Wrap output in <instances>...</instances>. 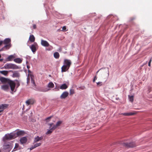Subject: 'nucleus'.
Instances as JSON below:
<instances>
[{"label": "nucleus", "mask_w": 152, "mask_h": 152, "mask_svg": "<svg viewBox=\"0 0 152 152\" xmlns=\"http://www.w3.org/2000/svg\"><path fill=\"white\" fill-rule=\"evenodd\" d=\"M16 81L15 85L16 86V88H18L20 85L19 82L17 80H15Z\"/></svg>", "instance_id": "31"}, {"label": "nucleus", "mask_w": 152, "mask_h": 152, "mask_svg": "<svg viewBox=\"0 0 152 152\" xmlns=\"http://www.w3.org/2000/svg\"><path fill=\"white\" fill-rule=\"evenodd\" d=\"M53 55L54 57L56 58H58L59 57V54L57 52L54 53Z\"/></svg>", "instance_id": "29"}, {"label": "nucleus", "mask_w": 152, "mask_h": 152, "mask_svg": "<svg viewBox=\"0 0 152 152\" xmlns=\"http://www.w3.org/2000/svg\"><path fill=\"white\" fill-rule=\"evenodd\" d=\"M71 64V62L70 60L68 59H65L64 61V65L67 66L68 67H69Z\"/></svg>", "instance_id": "9"}, {"label": "nucleus", "mask_w": 152, "mask_h": 152, "mask_svg": "<svg viewBox=\"0 0 152 152\" xmlns=\"http://www.w3.org/2000/svg\"><path fill=\"white\" fill-rule=\"evenodd\" d=\"M37 46V43L34 42L33 45L31 46L30 48L33 53H35L36 51L37 50L36 47Z\"/></svg>", "instance_id": "8"}, {"label": "nucleus", "mask_w": 152, "mask_h": 152, "mask_svg": "<svg viewBox=\"0 0 152 152\" xmlns=\"http://www.w3.org/2000/svg\"><path fill=\"white\" fill-rule=\"evenodd\" d=\"M68 88V86L66 84H64L60 86V88L61 89H65Z\"/></svg>", "instance_id": "24"}, {"label": "nucleus", "mask_w": 152, "mask_h": 152, "mask_svg": "<svg viewBox=\"0 0 152 152\" xmlns=\"http://www.w3.org/2000/svg\"><path fill=\"white\" fill-rule=\"evenodd\" d=\"M12 76L13 77H19L20 76V74L18 71H15L13 73Z\"/></svg>", "instance_id": "21"}, {"label": "nucleus", "mask_w": 152, "mask_h": 152, "mask_svg": "<svg viewBox=\"0 0 152 152\" xmlns=\"http://www.w3.org/2000/svg\"><path fill=\"white\" fill-rule=\"evenodd\" d=\"M42 143H37L35 144L34 145V148H36L37 147H38L41 145V144Z\"/></svg>", "instance_id": "35"}, {"label": "nucleus", "mask_w": 152, "mask_h": 152, "mask_svg": "<svg viewBox=\"0 0 152 152\" xmlns=\"http://www.w3.org/2000/svg\"><path fill=\"white\" fill-rule=\"evenodd\" d=\"M2 111V110H0V113Z\"/></svg>", "instance_id": "48"}, {"label": "nucleus", "mask_w": 152, "mask_h": 152, "mask_svg": "<svg viewBox=\"0 0 152 152\" xmlns=\"http://www.w3.org/2000/svg\"><path fill=\"white\" fill-rule=\"evenodd\" d=\"M97 85L98 86H100L102 85V82H99L96 83Z\"/></svg>", "instance_id": "36"}, {"label": "nucleus", "mask_w": 152, "mask_h": 152, "mask_svg": "<svg viewBox=\"0 0 152 152\" xmlns=\"http://www.w3.org/2000/svg\"><path fill=\"white\" fill-rule=\"evenodd\" d=\"M0 152H1V150H0Z\"/></svg>", "instance_id": "50"}, {"label": "nucleus", "mask_w": 152, "mask_h": 152, "mask_svg": "<svg viewBox=\"0 0 152 152\" xmlns=\"http://www.w3.org/2000/svg\"><path fill=\"white\" fill-rule=\"evenodd\" d=\"M151 61H152V58H151V59L149 60V61L148 62V66H151Z\"/></svg>", "instance_id": "37"}, {"label": "nucleus", "mask_w": 152, "mask_h": 152, "mask_svg": "<svg viewBox=\"0 0 152 152\" xmlns=\"http://www.w3.org/2000/svg\"><path fill=\"white\" fill-rule=\"evenodd\" d=\"M97 79V78H96V76H95L94 78V79L93 80V82H95V80Z\"/></svg>", "instance_id": "42"}, {"label": "nucleus", "mask_w": 152, "mask_h": 152, "mask_svg": "<svg viewBox=\"0 0 152 152\" xmlns=\"http://www.w3.org/2000/svg\"><path fill=\"white\" fill-rule=\"evenodd\" d=\"M14 61L17 63L20 64L22 62V60L19 58H18L15 59Z\"/></svg>", "instance_id": "22"}, {"label": "nucleus", "mask_w": 152, "mask_h": 152, "mask_svg": "<svg viewBox=\"0 0 152 152\" xmlns=\"http://www.w3.org/2000/svg\"><path fill=\"white\" fill-rule=\"evenodd\" d=\"M8 104H2V106H3L4 110L7 108L8 106Z\"/></svg>", "instance_id": "34"}, {"label": "nucleus", "mask_w": 152, "mask_h": 152, "mask_svg": "<svg viewBox=\"0 0 152 152\" xmlns=\"http://www.w3.org/2000/svg\"><path fill=\"white\" fill-rule=\"evenodd\" d=\"M4 68L5 69H17L19 68L18 66L16 65L11 64L7 63L4 66Z\"/></svg>", "instance_id": "2"}, {"label": "nucleus", "mask_w": 152, "mask_h": 152, "mask_svg": "<svg viewBox=\"0 0 152 152\" xmlns=\"http://www.w3.org/2000/svg\"><path fill=\"white\" fill-rule=\"evenodd\" d=\"M62 123L61 121H58L56 125H54L53 123H51L48 124L49 126H53V127H54L55 129H56Z\"/></svg>", "instance_id": "6"}, {"label": "nucleus", "mask_w": 152, "mask_h": 152, "mask_svg": "<svg viewBox=\"0 0 152 152\" xmlns=\"http://www.w3.org/2000/svg\"><path fill=\"white\" fill-rule=\"evenodd\" d=\"M66 26H64L62 28V30H61L62 31H65L66 29Z\"/></svg>", "instance_id": "38"}, {"label": "nucleus", "mask_w": 152, "mask_h": 152, "mask_svg": "<svg viewBox=\"0 0 152 152\" xmlns=\"http://www.w3.org/2000/svg\"><path fill=\"white\" fill-rule=\"evenodd\" d=\"M41 44L42 46L45 47H48L50 45L47 41L43 39H41Z\"/></svg>", "instance_id": "10"}, {"label": "nucleus", "mask_w": 152, "mask_h": 152, "mask_svg": "<svg viewBox=\"0 0 152 152\" xmlns=\"http://www.w3.org/2000/svg\"><path fill=\"white\" fill-rule=\"evenodd\" d=\"M75 94V91L74 89H71L70 90V95H72Z\"/></svg>", "instance_id": "30"}, {"label": "nucleus", "mask_w": 152, "mask_h": 152, "mask_svg": "<svg viewBox=\"0 0 152 152\" xmlns=\"http://www.w3.org/2000/svg\"><path fill=\"white\" fill-rule=\"evenodd\" d=\"M30 78L31 79V82L33 83L34 85H35V81L34 80V76L32 75H30Z\"/></svg>", "instance_id": "25"}, {"label": "nucleus", "mask_w": 152, "mask_h": 152, "mask_svg": "<svg viewBox=\"0 0 152 152\" xmlns=\"http://www.w3.org/2000/svg\"><path fill=\"white\" fill-rule=\"evenodd\" d=\"M34 148V145L33 146H32L30 148V150H32L34 148Z\"/></svg>", "instance_id": "44"}, {"label": "nucleus", "mask_w": 152, "mask_h": 152, "mask_svg": "<svg viewBox=\"0 0 152 152\" xmlns=\"http://www.w3.org/2000/svg\"><path fill=\"white\" fill-rule=\"evenodd\" d=\"M16 138L15 133H12L10 134H6L3 138V140L5 141L7 140H11Z\"/></svg>", "instance_id": "1"}, {"label": "nucleus", "mask_w": 152, "mask_h": 152, "mask_svg": "<svg viewBox=\"0 0 152 152\" xmlns=\"http://www.w3.org/2000/svg\"><path fill=\"white\" fill-rule=\"evenodd\" d=\"M8 84H9V86H10V88L11 91L12 92H15L16 91H14L15 87V83L14 81L10 80L8 82Z\"/></svg>", "instance_id": "3"}, {"label": "nucleus", "mask_w": 152, "mask_h": 152, "mask_svg": "<svg viewBox=\"0 0 152 152\" xmlns=\"http://www.w3.org/2000/svg\"><path fill=\"white\" fill-rule=\"evenodd\" d=\"M47 86L48 88H52L54 87V85L52 82H50L48 84Z\"/></svg>", "instance_id": "26"}, {"label": "nucleus", "mask_w": 152, "mask_h": 152, "mask_svg": "<svg viewBox=\"0 0 152 152\" xmlns=\"http://www.w3.org/2000/svg\"><path fill=\"white\" fill-rule=\"evenodd\" d=\"M43 139V137L41 136L39 137L38 136H37L36 137H35L34 139V143L37 142L39 141L42 140Z\"/></svg>", "instance_id": "16"}, {"label": "nucleus", "mask_w": 152, "mask_h": 152, "mask_svg": "<svg viewBox=\"0 0 152 152\" xmlns=\"http://www.w3.org/2000/svg\"><path fill=\"white\" fill-rule=\"evenodd\" d=\"M68 95L69 93L67 91H65L63 93L60 97L61 99H64L68 96Z\"/></svg>", "instance_id": "13"}, {"label": "nucleus", "mask_w": 152, "mask_h": 152, "mask_svg": "<svg viewBox=\"0 0 152 152\" xmlns=\"http://www.w3.org/2000/svg\"><path fill=\"white\" fill-rule=\"evenodd\" d=\"M3 107V106H2V104H0V110H2V111L4 110V109Z\"/></svg>", "instance_id": "41"}, {"label": "nucleus", "mask_w": 152, "mask_h": 152, "mask_svg": "<svg viewBox=\"0 0 152 152\" xmlns=\"http://www.w3.org/2000/svg\"><path fill=\"white\" fill-rule=\"evenodd\" d=\"M129 99L130 101L132 102L134 100L133 96H129Z\"/></svg>", "instance_id": "33"}, {"label": "nucleus", "mask_w": 152, "mask_h": 152, "mask_svg": "<svg viewBox=\"0 0 152 152\" xmlns=\"http://www.w3.org/2000/svg\"><path fill=\"white\" fill-rule=\"evenodd\" d=\"M16 137L20 135H23L24 134V132L23 131H17L16 133H15Z\"/></svg>", "instance_id": "15"}, {"label": "nucleus", "mask_w": 152, "mask_h": 152, "mask_svg": "<svg viewBox=\"0 0 152 152\" xmlns=\"http://www.w3.org/2000/svg\"><path fill=\"white\" fill-rule=\"evenodd\" d=\"M3 41H0V46L3 44Z\"/></svg>", "instance_id": "45"}, {"label": "nucleus", "mask_w": 152, "mask_h": 152, "mask_svg": "<svg viewBox=\"0 0 152 152\" xmlns=\"http://www.w3.org/2000/svg\"><path fill=\"white\" fill-rule=\"evenodd\" d=\"M52 117V116H50L48 117L46 119V120L47 121H48Z\"/></svg>", "instance_id": "40"}, {"label": "nucleus", "mask_w": 152, "mask_h": 152, "mask_svg": "<svg viewBox=\"0 0 152 152\" xmlns=\"http://www.w3.org/2000/svg\"><path fill=\"white\" fill-rule=\"evenodd\" d=\"M18 146H19L18 144L17 143H16L15 144V147L14 148V149L12 151H15L16 150V149L18 148Z\"/></svg>", "instance_id": "32"}, {"label": "nucleus", "mask_w": 152, "mask_h": 152, "mask_svg": "<svg viewBox=\"0 0 152 152\" xmlns=\"http://www.w3.org/2000/svg\"><path fill=\"white\" fill-rule=\"evenodd\" d=\"M12 148V147L11 143L4 145V148L5 149L4 152H9Z\"/></svg>", "instance_id": "4"}, {"label": "nucleus", "mask_w": 152, "mask_h": 152, "mask_svg": "<svg viewBox=\"0 0 152 152\" xmlns=\"http://www.w3.org/2000/svg\"><path fill=\"white\" fill-rule=\"evenodd\" d=\"M9 88V86L7 84H5L1 86V88L2 90L7 91Z\"/></svg>", "instance_id": "17"}, {"label": "nucleus", "mask_w": 152, "mask_h": 152, "mask_svg": "<svg viewBox=\"0 0 152 152\" xmlns=\"http://www.w3.org/2000/svg\"><path fill=\"white\" fill-rule=\"evenodd\" d=\"M15 58V56L13 55H11L9 56L7 58V61H11Z\"/></svg>", "instance_id": "27"}, {"label": "nucleus", "mask_w": 152, "mask_h": 152, "mask_svg": "<svg viewBox=\"0 0 152 152\" xmlns=\"http://www.w3.org/2000/svg\"><path fill=\"white\" fill-rule=\"evenodd\" d=\"M0 73L6 76L8 74V71H7L3 70L0 71Z\"/></svg>", "instance_id": "28"}, {"label": "nucleus", "mask_w": 152, "mask_h": 152, "mask_svg": "<svg viewBox=\"0 0 152 152\" xmlns=\"http://www.w3.org/2000/svg\"><path fill=\"white\" fill-rule=\"evenodd\" d=\"M27 141V139L26 137H23L21 138L20 140V143L22 144H24L26 143Z\"/></svg>", "instance_id": "18"}, {"label": "nucleus", "mask_w": 152, "mask_h": 152, "mask_svg": "<svg viewBox=\"0 0 152 152\" xmlns=\"http://www.w3.org/2000/svg\"><path fill=\"white\" fill-rule=\"evenodd\" d=\"M135 113L133 112L131 113H121V115H123L124 116H131L134 115Z\"/></svg>", "instance_id": "19"}, {"label": "nucleus", "mask_w": 152, "mask_h": 152, "mask_svg": "<svg viewBox=\"0 0 152 152\" xmlns=\"http://www.w3.org/2000/svg\"><path fill=\"white\" fill-rule=\"evenodd\" d=\"M30 77H29V76H28L27 78V83H28L29 82H30Z\"/></svg>", "instance_id": "39"}, {"label": "nucleus", "mask_w": 152, "mask_h": 152, "mask_svg": "<svg viewBox=\"0 0 152 152\" xmlns=\"http://www.w3.org/2000/svg\"><path fill=\"white\" fill-rule=\"evenodd\" d=\"M101 69H99V70L97 72V73H98L99 71Z\"/></svg>", "instance_id": "49"}, {"label": "nucleus", "mask_w": 152, "mask_h": 152, "mask_svg": "<svg viewBox=\"0 0 152 152\" xmlns=\"http://www.w3.org/2000/svg\"><path fill=\"white\" fill-rule=\"evenodd\" d=\"M29 39L31 42H34L35 41V38L33 35H30Z\"/></svg>", "instance_id": "23"}, {"label": "nucleus", "mask_w": 152, "mask_h": 152, "mask_svg": "<svg viewBox=\"0 0 152 152\" xmlns=\"http://www.w3.org/2000/svg\"><path fill=\"white\" fill-rule=\"evenodd\" d=\"M33 28L35 29L36 28V25L35 24H33Z\"/></svg>", "instance_id": "43"}, {"label": "nucleus", "mask_w": 152, "mask_h": 152, "mask_svg": "<svg viewBox=\"0 0 152 152\" xmlns=\"http://www.w3.org/2000/svg\"><path fill=\"white\" fill-rule=\"evenodd\" d=\"M69 68L64 65L61 67V72H65L69 69Z\"/></svg>", "instance_id": "20"}, {"label": "nucleus", "mask_w": 152, "mask_h": 152, "mask_svg": "<svg viewBox=\"0 0 152 152\" xmlns=\"http://www.w3.org/2000/svg\"><path fill=\"white\" fill-rule=\"evenodd\" d=\"M35 100L33 99H30L26 101V103L27 105L33 104L35 102Z\"/></svg>", "instance_id": "12"}, {"label": "nucleus", "mask_w": 152, "mask_h": 152, "mask_svg": "<svg viewBox=\"0 0 152 152\" xmlns=\"http://www.w3.org/2000/svg\"><path fill=\"white\" fill-rule=\"evenodd\" d=\"M10 80V79L4 77H0V80L3 83H8Z\"/></svg>", "instance_id": "11"}, {"label": "nucleus", "mask_w": 152, "mask_h": 152, "mask_svg": "<svg viewBox=\"0 0 152 152\" xmlns=\"http://www.w3.org/2000/svg\"><path fill=\"white\" fill-rule=\"evenodd\" d=\"M50 90V89H48L47 90H44V91H43L44 92H47V91H49Z\"/></svg>", "instance_id": "46"}, {"label": "nucleus", "mask_w": 152, "mask_h": 152, "mask_svg": "<svg viewBox=\"0 0 152 152\" xmlns=\"http://www.w3.org/2000/svg\"><path fill=\"white\" fill-rule=\"evenodd\" d=\"M27 67L28 69H29V66H27Z\"/></svg>", "instance_id": "47"}, {"label": "nucleus", "mask_w": 152, "mask_h": 152, "mask_svg": "<svg viewBox=\"0 0 152 152\" xmlns=\"http://www.w3.org/2000/svg\"><path fill=\"white\" fill-rule=\"evenodd\" d=\"M11 42V39L10 38H6L5 39L4 41H3V43L6 45L4 46V47L7 48V47H9L10 48V44Z\"/></svg>", "instance_id": "5"}, {"label": "nucleus", "mask_w": 152, "mask_h": 152, "mask_svg": "<svg viewBox=\"0 0 152 152\" xmlns=\"http://www.w3.org/2000/svg\"><path fill=\"white\" fill-rule=\"evenodd\" d=\"M54 127L53 126H50V129L48 130L46 134H50L55 129Z\"/></svg>", "instance_id": "14"}, {"label": "nucleus", "mask_w": 152, "mask_h": 152, "mask_svg": "<svg viewBox=\"0 0 152 152\" xmlns=\"http://www.w3.org/2000/svg\"><path fill=\"white\" fill-rule=\"evenodd\" d=\"M124 145L127 147L132 148L136 146V145L134 142H131L130 143H124Z\"/></svg>", "instance_id": "7"}]
</instances>
